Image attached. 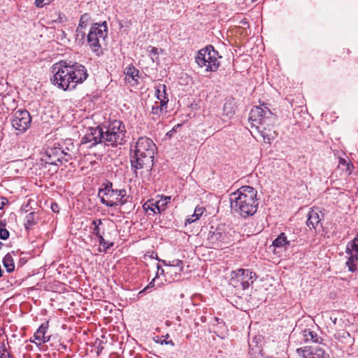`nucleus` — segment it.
<instances>
[{
    "mask_svg": "<svg viewBox=\"0 0 358 358\" xmlns=\"http://www.w3.org/2000/svg\"><path fill=\"white\" fill-rule=\"evenodd\" d=\"M53 76L51 82L64 91L76 89L78 84L83 83L88 77L86 67L79 63L60 61L52 67Z\"/></svg>",
    "mask_w": 358,
    "mask_h": 358,
    "instance_id": "1",
    "label": "nucleus"
},
{
    "mask_svg": "<svg viewBox=\"0 0 358 358\" xmlns=\"http://www.w3.org/2000/svg\"><path fill=\"white\" fill-rule=\"evenodd\" d=\"M157 146L148 137L141 136L134 145H131L129 161L131 170L137 176V171L152 165Z\"/></svg>",
    "mask_w": 358,
    "mask_h": 358,
    "instance_id": "2",
    "label": "nucleus"
},
{
    "mask_svg": "<svg viewBox=\"0 0 358 358\" xmlns=\"http://www.w3.org/2000/svg\"><path fill=\"white\" fill-rule=\"evenodd\" d=\"M257 190L251 186H243L230 194L231 210L246 218L253 215L257 210Z\"/></svg>",
    "mask_w": 358,
    "mask_h": 358,
    "instance_id": "3",
    "label": "nucleus"
},
{
    "mask_svg": "<svg viewBox=\"0 0 358 358\" xmlns=\"http://www.w3.org/2000/svg\"><path fill=\"white\" fill-rule=\"evenodd\" d=\"M262 106H253L250 112L249 121L252 127H255L263 138L265 143H270L275 137V131L267 129L266 125L269 124L273 113L271 110L263 103Z\"/></svg>",
    "mask_w": 358,
    "mask_h": 358,
    "instance_id": "4",
    "label": "nucleus"
},
{
    "mask_svg": "<svg viewBox=\"0 0 358 358\" xmlns=\"http://www.w3.org/2000/svg\"><path fill=\"white\" fill-rule=\"evenodd\" d=\"M126 129L124 123L120 120L110 122L108 127H103V143L106 145L115 147L123 145L125 142Z\"/></svg>",
    "mask_w": 358,
    "mask_h": 358,
    "instance_id": "5",
    "label": "nucleus"
},
{
    "mask_svg": "<svg viewBox=\"0 0 358 358\" xmlns=\"http://www.w3.org/2000/svg\"><path fill=\"white\" fill-rule=\"evenodd\" d=\"M219 58H221L219 52L212 45H208L198 51L195 61L199 67L206 68V72H215L220 66Z\"/></svg>",
    "mask_w": 358,
    "mask_h": 358,
    "instance_id": "6",
    "label": "nucleus"
},
{
    "mask_svg": "<svg viewBox=\"0 0 358 358\" xmlns=\"http://www.w3.org/2000/svg\"><path fill=\"white\" fill-rule=\"evenodd\" d=\"M108 35V27L106 21L101 23H94L91 25L87 36V43L96 55L100 56L102 53L100 40H104Z\"/></svg>",
    "mask_w": 358,
    "mask_h": 358,
    "instance_id": "7",
    "label": "nucleus"
},
{
    "mask_svg": "<svg viewBox=\"0 0 358 358\" xmlns=\"http://www.w3.org/2000/svg\"><path fill=\"white\" fill-rule=\"evenodd\" d=\"M231 276V283L234 287H238L240 285L243 289L249 288L257 279V275L255 272L245 268L233 271Z\"/></svg>",
    "mask_w": 358,
    "mask_h": 358,
    "instance_id": "8",
    "label": "nucleus"
},
{
    "mask_svg": "<svg viewBox=\"0 0 358 358\" xmlns=\"http://www.w3.org/2000/svg\"><path fill=\"white\" fill-rule=\"evenodd\" d=\"M117 189H113V183L106 180L101 185L98 196L102 204L108 207H114L118 205Z\"/></svg>",
    "mask_w": 358,
    "mask_h": 358,
    "instance_id": "9",
    "label": "nucleus"
},
{
    "mask_svg": "<svg viewBox=\"0 0 358 358\" xmlns=\"http://www.w3.org/2000/svg\"><path fill=\"white\" fill-rule=\"evenodd\" d=\"M31 117L27 110H17L12 117L11 124L13 127L20 134L24 133L31 125Z\"/></svg>",
    "mask_w": 358,
    "mask_h": 358,
    "instance_id": "10",
    "label": "nucleus"
},
{
    "mask_svg": "<svg viewBox=\"0 0 358 358\" xmlns=\"http://www.w3.org/2000/svg\"><path fill=\"white\" fill-rule=\"evenodd\" d=\"M103 128L99 126L92 127L87 133L82 138L80 145L90 143L87 148H92L98 144L103 143Z\"/></svg>",
    "mask_w": 358,
    "mask_h": 358,
    "instance_id": "11",
    "label": "nucleus"
},
{
    "mask_svg": "<svg viewBox=\"0 0 358 358\" xmlns=\"http://www.w3.org/2000/svg\"><path fill=\"white\" fill-rule=\"evenodd\" d=\"M64 151L59 144L51 148H48L45 151V162L55 166H60L64 162Z\"/></svg>",
    "mask_w": 358,
    "mask_h": 358,
    "instance_id": "12",
    "label": "nucleus"
},
{
    "mask_svg": "<svg viewBox=\"0 0 358 358\" xmlns=\"http://www.w3.org/2000/svg\"><path fill=\"white\" fill-rule=\"evenodd\" d=\"M208 239L213 247H218L220 243H226L227 234L225 232L224 227L219 225L215 228L212 226L208 233Z\"/></svg>",
    "mask_w": 358,
    "mask_h": 358,
    "instance_id": "13",
    "label": "nucleus"
},
{
    "mask_svg": "<svg viewBox=\"0 0 358 358\" xmlns=\"http://www.w3.org/2000/svg\"><path fill=\"white\" fill-rule=\"evenodd\" d=\"M301 358H329V355L320 347L305 346L296 350Z\"/></svg>",
    "mask_w": 358,
    "mask_h": 358,
    "instance_id": "14",
    "label": "nucleus"
},
{
    "mask_svg": "<svg viewBox=\"0 0 358 358\" xmlns=\"http://www.w3.org/2000/svg\"><path fill=\"white\" fill-rule=\"evenodd\" d=\"M91 19L90 14L84 13L80 17L78 25L76 30V41L80 45H83L85 41V29L87 27L89 22Z\"/></svg>",
    "mask_w": 358,
    "mask_h": 358,
    "instance_id": "15",
    "label": "nucleus"
},
{
    "mask_svg": "<svg viewBox=\"0 0 358 358\" xmlns=\"http://www.w3.org/2000/svg\"><path fill=\"white\" fill-rule=\"evenodd\" d=\"M62 150L64 152V162H68L76 158V155L78 150L77 146L71 138H66L62 143H58Z\"/></svg>",
    "mask_w": 358,
    "mask_h": 358,
    "instance_id": "16",
    "label": "nucleus"
},
{
    "mask_svg": "<svg viewBox=\"0 0 358 358\" xmlns=\"http://www.w3.org/2000/svg\"><path fill=\"white\" fill-rule=\"evenodd\" d=\"M321 221L322 218L320 212L317 210L311 208L308 213V219L306 221L307 227L310 229H316L319 225L322 226Z\"/></svg>",
    "mask_w": 358,
    "mask_h": 358,
    "instance_id": "17",
    "label": "nucleus"
},
{
    "mask_svg": "<svg viewBox=\"0 0 358 358\" xmlns=\"http://www.w3.org/2000/svg\"><path fill=\"white\" fill-rule=\"evenodd\" d=\"M48 329V322L41 324L37 331L34 333V339L36 340V344L41 345L49 341L50 336H45L47 329Z\"/></svg>",
    "mask_w": 358,
    "mask_h": 358,
    "instance_id": "18",
    "label": "nucleus"
},
{
    "mask_svg": "<svg viewBox=\"0 0 358 358\" xmlns=\"http://www.w3.org/2000/svg\"><path fill=\"white\" fill-rule=\"evenodd\" d=\"M213 320L214 323H213V326L216 328V329L214 330V333L220 338L224 337L228 332V329L224 321L217 317H215Z\"/></svg>",
    "mask_w": 358,
    "mask_h": 358,
    "instance_id": "19",
    "label": "nucleus"
},
{
    "mask_svg": "<svg viewBox=\"0 0 358 358\" xmlns=\"http://www.w3.org/2000/svg\"><path fill=\"white\" fill-rule=\"evenodd\" d=\"M345 254L348 256L345 265L348 267V271L352 273L357 271L358 264V254L350 251L348 252V250H345Z\"/></svg>",
    "mask_w": 358,
    "mask_h": 358,
    "instance_id": "20",
    "label": "nucleus"
},
{
    "mask_svg": "<svg viewBox=\"0 0 358 358\" xmlns=\"http://www.w3.org/2000/svg\"><path fill=\"white\" fill-rule=\"evenodd\" d=\"M292 241L288 240L285 233L282 232L280 235L273 241L272 245L275 248H285L286 250L291 245Z\"/></svg>",
    "mask_w": 358,
    "mask_h": 358,
    "instance_id": "21",
    "label": "nucleus"
},
{
    "mask_svg": "<svg viewBox=\"0 0 358 358\" xmlns=\"http://www.w3.org/2000/svg\"><path fill=\"white\" fill-rule=\"evenodd\" d=\"M303 336L305 342L312 341L315 343H322L323 339L319 337L316 332L310 331V329H305L303 331Z\"/></svg>",
    "mask_w": 358,
    "mask_h": 358,
    "instance_id": "22",
    "label": "nucleus"
},
{
    "mask_svg": "<svg viewBox=\"0 0 358 358\" xmlns=\"http://www.w3.org/2000/svg\"><path fill=\"white\" fill-rule=\"evenodd\" d=\"M124 73L126 76L128 77V81L131 83V80H134L136 84H137L138 78L139 76V71L134 67L132 64L128 66L124 71Z\"/></svg>",
    "mask_w": 358,
    "mask_h": 358,
    "instance_id": "23",
    "label": "nucleus"
},
{
    "mask_svg": "<svg viewBox=\"0 0 358 358\" xmlns=\"http://www.w3.org/2000/svg\"><path fill=\"white\" fill-rule=\"evenodd\" d=\"M38 220L36 212H31L27 215L24 222V227L27 231L31 230L36 224Z\"/></svg>",
    "mask_w": 358,
    "mask_h": 358,
    "instance_id": "24",
    "label": "nucleus"
},
{
    "mask_svg": "<svg viewBox=\"0 0 358 358\" xmlns=\"http://www.w3.org/2000/svg\"><path fill=\"white\" fill-rule=\"evenodd\" d=\"M166 91V86L164 84L159 85L155 88V96L157 99L159 100V103H162L164 99L167 101V103L169 102V98Z\"/></svg>",
    "mask_w": 358,
    "mask_h": 358,
    "instance_id": "25",
    "label": "nucleus"
},
{
    "mask_svg": "<svg viewBox=\"0 0 358 358\" xmlns=\"http://www.w3.org/2000/svg\"><path fill=\"white\" fill-rule=\"evenodd\" d=\"M171 199V196H162L159 200L155 202V207L157 208L159 214L165 210L167 204L170 202Z\"/></svg>",
    "mask_w": 358,
    "mask_h": 358,
    "instance_id": "26",
    "label": "nucleus"
},
{
    "mask_svg": "<svg viewBox=\"0 0 358 358\" xmlns=\"http://www.w3.org/2000/svg\"><path fill=\"white\" fill-rule=\"evenodd\" d=\"M3 264L8 273H11L15 269L14 260L12 255L9 253L6 254L3 259Z\"/></svg>",
    "mask_w": 358,
    "mask_h": 358,
    "instance_id": "27",
    "label": "nucleus"
},
{
    "mask_svg": "<svg viewBox=\"0 0 358 358\" xmlns=\"http://www.w3.org/2000/svg\"><path fill=\"white\" fill-rule=\"evenodd\" d=\"M162 262L165 266H171V270L178 271L179 274H181V273L183 271L184 264H183L182 261H181L180 259H173V261L169 262V264H167L166 263L165 260H162Z\"/></svg>",
    "mask_w": 358,
    "mask_h": 358,
    "instance_id": "28",
    "label": "nucleus"
},
{
    "mask_svg": "<svg viewBox=\"0 0 358 358\" xmlns=\"http://www.w3.org/2000/svg\"><path fill=\"white\" fill-rule=\"evenodd\" d=\"M204 208L202 207H196L194 210V214L192 215L190 217H188L185 221V224H191L196 220H199V217L202 215L203 213Z\"/></svg>",
    "mask_w": 358,
    "mask_h": 358,
    "instance_id": "29",
    "label": "nucleus"
},
{
    "mask_svg": "<svg viewBox=\"0 0 358 358\" xmlns=\"http://www.w3.org/2000/svg\"><path fill=\"white\" fill-rule=\"evenodd\" d=\"M167 108V101L164 99L162 101V103L158 105V103H155V106H153L152 108V113L155 115L159 116L162 112L164 110H166Z\"/></svg>",
    "mask_w": 358,
    "mask_h": 358,
    "instance_id": "30",
    "label": "nucleus"
},
{
    "mask_svg": "<svg viewBox=\"0 0 358 358\" xmlns=\"http://www.w3.org/2000/svg\"><path fill=\"white\" fill-rule=\"evenodd\" d=\"M345 250H348V252H350H350H352L354 253L355 252L356 254H358V234L354 238V239L350 241L347 244Z\"/></svg>",
    "mask_w": 358,
    "mask_h": 358,
    "instance_id": "31",
    "label": "nucleus"
},
{
    "mask_svg": "<svg viewBox=\"0 0 358 358\" xmlns=\"http://www.w3.org/2000/svg\"><path fill=\"white\" fill-rule=\"evenodd\" d=\"M118 205H124L127 203V191L124 189H117Z\"/></svg>",
    "mask_w": 358,
    "mask_h": 358,
    "instance_id": "32",
    "label": "nucleus"
},
{
    "mask_svg": "<svg viewBox=\"0 0 358 358\" xmlns=\"http://www.w3.org/2000/svg\"><path fill=\"white\" fill-rule=\"evenodd\" d=\"M92 225L93 227V235L96 236V237H99V236H101V233L100 231L99 226L102 224V220L101 219H94L92 221Z\"/></svg>",
    "mask_w": 358,
    "mask_h": 358,
    "instance_id": "33",
    "label": "nucleus"
},
{
    "mask_svg": "<svg viewBox=\"0 0 358 358\" xmlns=\"http://www.w3.org/2000/svg\"><path fill=\"white\" fill-rule=\"evenodd\" d=\"M223 110L227 115H232L235 113L231 102H226L224 104Z\"/></svg>",
    "mask_w": 358,
    "mask_h": 358,
    "instance_id": "34",
    "label": "nucleus"
},
{
    "mask_svg": "<svg viewBox=\"0 0 358 358\" xmlns=\"http://www.w3.org/2000/svg\"><path fill=\"white\" fill-rule=\"evenodd\" d=\"M249 348L252 350H255V352L261 351L260 346H258L257 337H254L252 341H249Z\"/></svg>",
    "mask_w": 358,
    "mask_h": 358,
    "instance_id": "35",
    "label": "nucleus"
},
{
    "mask_svg": "<svg viewBox=\"0 0 358 358\" xmlns=\"http://www.w3.org/2000/svg\"><path fill=\"white\" fill-rule=\"evenodd\" d=\"M166 274H170L171 277H173V280H178V277L180 274L178 273V271L177 270H171V266H166Z\"/></svg>",
    "mask_w": 358,
    "mask_h": 358,
    "instance_id": "36",
    "label": "nucleus"
},
{
    "mask_svg": "<svg viewBox=\"0 0 358 358\" xmlns=\"http://www.w3.org/2000/svg\"><path fill=\"white\" fill-rule=\"evenodd\" d=\"M53 0H36L35 6L37 8H42L45 5L50 4Z\"/></svg>",
    "mask_w": 358,
    "mask_h": 358,
    "instance_id": "37",
    "label": "nucleus"
},
{
    "mask_svg": "<svg viewBox=\"0 0 358 358\" xmlns=\"http://www.w3.org/2000/svg\"><path fill=\"white\" fill-rule=\"evenodd\" d=\"M346 166V171H349V173H350V166H352V164L349 163L345 159L340 157L339 158V166Z\"/></svg>",
    "mask_w": 358,
    "mask_h": 358,
    "instance_id": "38",
    "label": "nucleus"
},
{
    "mask_svg": "<svg viewBox=\"0 0 358 358\" xmlns=\"http://www.w3.org/2000/svg\"><path fill=\"white\" fill-rule=\"evenodd\" d=\"M10 233L5 228H0V239L7 240L9 238Z\"/></svg>",
    "mask_w": 358,
    "mask_h": 358,
    "instance_id": "39",
    "label": "nucleus"
},
{
    "mask_svg": "<svg viewBox=\"0 0 358 358\" xmlns=\"http://www.w3.org/2000/svg\"><path fill=\"white\" fill-rule=\"evenodd\" d=\"M155 203H151L150 204H148V203H145L143 204V207L145 210H150L152 212H153L154 213L157 214L158 213H157V208L155 207Z\"/></svg>",
    "mask_w": 358,
    "mask_h": 358,
    "instance_id": "40",
    "label": "nucleus"
},
{
    "mask_svg": "<svg viewBox=\"0 0 358 358\" xmlns=\"http://www.w3.org/2000/svg\"><path fill=\"white\" fill-rule=\"evenodd\" d=\"M155 278L147 285L143 289L140 291L138 294V297H141L142 294L145 292L148 291L150 288H152L155 286Z\"/></svg>",
    "mask_w": 358,
    "mask_h": 358,
    "instance_id": "41",
    "label": "nucleus"
},
{
    "mask_svg": "<svg viewBox=\"0 0 358 358\" xmlns=\"http://www.w3.org/2000/svg\"><path fill=\"white\" fill-rule=\"evenodd\" d=\"M67 18L64 13H59L58 14V17L55 20L57 22L63 23L66 22Z\"/></svg>",
    "mask_w": 358,
    "mask_h": 358,
    "instance_id": "42",
    "label": "nucleus"
},
{
    "mask_svg": "<svg viewBox=\"0 0 358 358\" xmlns=\"http://www.w3.org/2000/svg\"><path fill=\"white\" fill-rule=\"evenodd\" d=\"M180 127V124H177L176 126L173 127V128L169 131L166 135L171 138L173 136V134L177 131V129Z\"/></svg>",
    "mask_w": 358,
    "mask_h": 358,
    "instance_id": "43",
    "label": "nucleus"
},
{
    "mask_svg": "<svg viewBox=\"0 0 358 358\" xmlns=\"http://www.w3.org/2000/svg\"><path fill=\"white\" fill-rule=\"evenodd\" d=\"M8 202V199L6 197H1L0 199V210L3 209L4 206L7 204Z\"/></svg>",
    "mask_w": 358,
    "mask_h": 358,
    "instance_id": "44",
    "label": "nucleus"
},
{
    "mask_svg": "<svg viewBox=\"0 0 358 358\" xmlns=\"http://www.w3.org/2000/svg\"><path fill=\"white\" fill-rule=\"evenodd\" d=\"M99 238V243L101 245H102L104 249L106 248V244H107V242L105 241V239L103 238V235L101 236H99V237H97Z\"/></svg>",
    "mask_w": 358,
    "mask_h": 358,
    "instance_id": "45",
    "label": "nucleus"
},
{
    "mask_svg": "<svg viewBox=\"0 0 358 358\" xmlns=\"http://www.w3.org/2000/svg\"><path fill=\"white\" fill-rule=\"evenodd\" d=\"M95 345H96V348L98 349V355L99 352L103 349V347L102 346V342L101 341H96Z\"/></svg>",
    "mask_w": 358,
    "mask_h": 358,
    "instance_id": "46",
    "label": "nucleus"
},
{
    "mask_svg": "<svg viewBox=\"0 0 358 358\" xmlns=\"http://www.w3.org/2000/svg\"><path fill=\"white\" fill-rule=\"evenodd\" d=\"M7 349L4 343H2L0 346V353L1 355H5V353L7 352Z\"/></svg>",
    "mask_w": 358,
    "mask_h": 358,
    "instance_id": "47",
    "label": "nucleus"
},
{
    "mask_svg": "<svg viewBox=\"0 0 358 358\" xmlns=\"http://www.w3.org/2000/svg\"><path fill=\"white\" fill-rule=\"evenodd\" d=\"M150 54L154 56L158 55V49L155 47H151Z\"/></svg>",
    "mask_w": 358,
    "mask_h": 358,
    "instance_id": "48",
    "label": "nucleus"
},
{
    "mask_svg": "<svg viewBox=\"0 0 358 358\" xmlns=\"http://www.w3.org/2000/svg\"><path fill=\"white\" fill-rule=\"evenodd\" d=\"M51 208L52 210V211L54 212H58L59 211V207H58V205L57 203H52V206H51Z\"/></svg>",
    "mask_w": 358,
    "mask_h": 358,
    "instance_id": "49",
    "label": "nucleus"
},
{
    "mask_svg": "<svg viewBox=\"0 0 358 358\" xmlns=\"http://www.w3.org/2000/svg\"><path fill=\"white\" fill-rule=\"evenodd\" d=\"M166 344V345H171L172 346H174V343L173 341L170 340L169 341H166V340H164L163 341H162V344Z\"/></svg>",
    "mask_w": 358,
    "mask_h": 358,
    "instance_id": "50",
    "label": "nucleus"
},
{
    "mask_svg": "<svg viewBox=\"0 0 358 358\" xmlns=\"http://www.w3.org/2000/svg\"><path fill=\"white\" fill-rule=\"evenodd\" d=\"M164 270L161 268V266L157 264V274H164Z\"/></svg>",
    "mask_w": 358,
    "mask_h": 358,
    "instance_id": "51",
    "label": "nucleus"
},
{
    "mask_svg": "<svg viewBox=\"0 0 358 358\" xmlns=\"http://www.w3.org/2000/svg\"><path fill=\"white\" fill-rule=\"evenodd\" d=\"M113 245V243L110 242L109 243H107L106 248L104 249V252H106L110 248H111Z\"/></svg>",
    "mask_w": 358,
    "mask_h": 358,
    "instance_id": "52",
    "label": "nucleus"
},
{
    "mask_svg": "<svg viewBox=\"0 0 358 358\" xmlns=\"http://www.w3.org/2000/svg\"><path fill=\"white\" fill-rule=\"evenodd\" d=\"M150 257L151 258H156V259H157V254H154V252H152V254L150 255Z\"/></svg>",
    "mask_w": 358,
    "mask_h": 358,
    "instance_id": "53",
    "label": "nucleus"
},
{
    "mask_svg": "<svg viewBox=\"0 0 358 358\" xmlns=\"http://www.w3.org/2000/svg\"><path fill=\"white\" fill-rule=\"evenodd\" d=\"M7 358H14V357L10 353H8Z\"/></svg>",
    "mask_w": 358,
    "mask_h": 358,
    "instance_id": "54",
    "label": "nucleus"
},
{
    "mask_svg": "<svg viewBox=\"0 0 358 358\" xmlns=\"http://www.w3.org/2000/svg\"><path fill=\"white\" fill-rule=\"evenodd\" d=\"M201 322H206V317H203H203H201Z\"/></svg>",
    "mask_w": 358,
    "mask_h": 358,
    "instance_id": "55",
    "label": "nucleus"
},
{
    "mask_svg": "<svg viewBox=\"0 0 358 358\" xmlns=\"http://www.w3.org/2000/svg\"><path fill=\"white\" fill-rule=\"evenodd\" d=\"M0 358H7V355H6V356H5V355H1Z\"/></svg>",
    "mask_w": 358,
    "mask_h": 358,
    "instance_id": "56",
    "label": "nucleus"
},
{
    "mask_svg": "<svg viewBox=\"0 0 358 358\" xmlns=\"http://www.w3.org/2000/svg\"><path fill=\"white\" fill-rule=\"evenodd\" d=\"M2 246H3V243L0 241V249L1 248Z\"/></svg>",
    "mask_w": 358,
    "mask_h": 358,
    "instance_id": "57",
    "label": "nucleus"
},
{
    "mask_svg": "<svg viewBox=\"0 0 358 358\" xmlns=\"http://www.w3.org/2000/svg\"><path fill=\"white\" fill-rule=\"evenodd\" d=\"M0 224H1V225H3V226H5V224H3V222H0Z\"/></svg>",
    "mask_w": 358,
    "mask_h": 358,
    "instance_id": "58",
    "label": "nucleus"
},
{
    "mask_svg": "<svg viewBox=\"0 0 358 358\" xmlns=\"http://www.w3.org/2000/svg\"><path fill=\"white\" fill-rule=\"evenodd\" d=\"M336 318H335L334 320H333V322H334V324L336 323Z\"/></svg>",
    "mask_w": 358,
    "mask_h": 358,
    "instance_id": "59",
    "label": "nucleus"
}]
</instances>
